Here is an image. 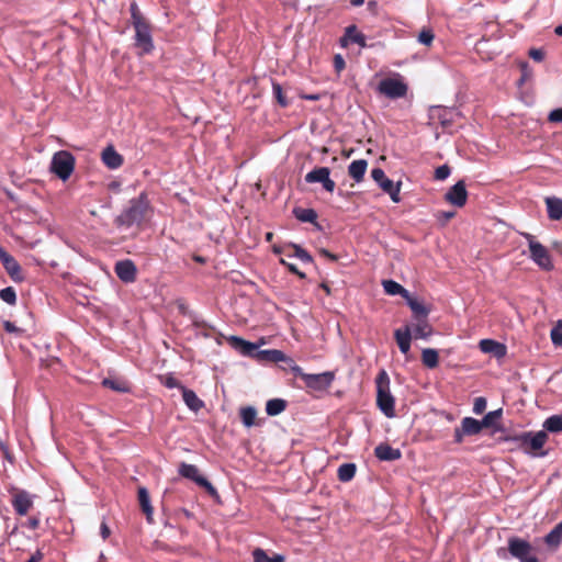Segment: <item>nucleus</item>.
Masks as SVG:
<instances>
[{
	"label": "nucleus",
	"mask_w": 562,
	"mask_h": 562,
	"mask_svg": "<svg viewBox=\"0 0 562 562\" xmlns=\"http://www.w3.org/2000/svg\"><path fill=\"white\" fill-rule=\"evenodd\" d=\"M159 381L162 385H165L168 389L182 390V387H184V385H182V383L171 374L159 375Z\"/></svg>",
	"instance_id": "42"
},
{
	"label": "nucleus",
	"mask_w": 562,
	"mask_h": 562,
	"mask_svg": "<svg viewBox=\"0 0 562 562\" xmlns=\"http://www.w3.org/2000/svg\"><path fill=\"white\" fill-rule=\"evenodd\" d=\"M100 531L104 540L108 539L111 533L109 526L104 521L101 524Z\"/></svg>",
	"instance_id": "57"
},
{
	"label": "nucleus",
	"mask_w": 562,
	"mask_h": 562,
	"mask_svg": "<svg viewBox=\"0 0 562 562\" xmlns=\"http://www.w3.org/2000/svg\"><path fill=\"white\" fill-rule=\"evenodd\" d=\"M356 470L353 463H344L338 468L337 476L341 482H349L355 477Z\"/></svg>",
	"instance_id": "36"
},
{
	"label": "nucleus",
	"mask_w": 562,
	"mask_h": 562,
	"mask_svg": "<svg viewBox=\"0 0 562 562\" xmlns=\"http://www.w3.org/2000/svg\"><path fill=\"white\" fill-rule=\"evenodd\" d=\"M529 57L532 58L535 61L540 63L544 59V52L542 49L531 48L529 50Z\"/></svg>",
	"instance_id": "56"
},
{
	"label": "nucleus",
	"mask_w": 562,
	"mask_h": 562,
	"mask_svg": "<svg viewBox=\"0 0 562 562\" xmlns=\"http://www.w3.org/2000/svg\"><path fill=\"white\" fill-rule=\"evenodd\" d=\"M371 177L381 190L390 195L393 202L398 203L401 201L400 192L402 182L394 183L385 176V172L381 168L372 169Z\"/></svg>",
	"instance_id": "10"
},
{
	"label": "nucleus",
	"mask_w": 562,
	"mask_h": 562,
	"mask_svg": "<svg viewBox=\"0 0 562 562\" xmlns=\"http://www.w3.org/2000/svg\"><path fill=\"white\" fill-rule=\"evenodd\" d=\"M101 158L103 164L110 169H117L124 162L122 155H120L113 146L104 148Z\"/></svg>",
	"instance_id": "19"
},
{
	"label": "nucleus",
	"mask_w": 562,
	"mask_h": 562,
	"mask_svg": "<svg viewBox=\"0 0 562 562\" xmlns=\"http://www.w3.org/2000/svg\"><path fill=\"white\" fill-rule=\"evenodd\" d=\"M239 415H240L243 424L246 427H251L252 425H255V419L257 416V411L255 407H252V406L243 407V408H240Z\"/></svg>",
	"instance_id": "39"
},
{
	"label": "nucleus",
	"mask_w": 562,
	"mask_h": 562,
	"mask_svg": "<svg viewBox=\"0 0 562 562\" xmlns=\"http://www.w3.org/2000/svg\"><path fill=\"white\" fill-rule=\"evenodd\" d=\"M548 121L551 123H561L562 122V108L552 110L548 115Z\"/></svg>",
	"instance_id": "54"
},
{
	"label": "nucleus",
	"mask_w": 562,
	"mask_h": 562,
	"mask_svg": "<svg viewBox=\"0 0 562 562\" xmlns=\"http://www.w3.org/2000/svg\"><path fill=\"white\" fill-rule=\"evenodd\" d=\"M254 562H284L285 558L281 554H274L269 557L266 551L261 548H257L252 551Z\"/></svg>",
	"instance_id": "33"
},
{
	"label": "nucleus",
	"mask_w": 562,
	"mask_h": 562,
	"mask_svg": "<svg viewBox=\"0 0 562 562\" xmlns=\"http://www.w3.org/2000/svg\"><path fill=\"white\" fill-rule=\"evenodd\" d=\"M102 384L105 387H109V389L117 391V392H127L128 391V387L125 385V383L119 382L115 380H111V379H104L102 381Z\"/></svg>",
	"instance_id": "46"
},
{
	"label": "nucleus",
	"mask_w": 562,
	"mask_h": 562,
	"mask_svg": "<svg viewBox=\"0 0 562 562\" xmlns=\"http://www.w3.org/2000/svg\"><path fill=\"white\" fill-rule=\"evenodd\" d=\"M554 33L559 36H562V24L555 27Z\"/></svg>",
	"instance_id": "64"
},
{
	"label": "nucleus",
	"mask_w": 562,
	"mask_h": 562,
	"mask_svg": "<svg viewBox=\"0 0 562 562\" xmlns=\"http://www.w3.org/2000/svg\"><path fill=\"white\" fill-rule=\"evenodd\" d=\"M0 261L12 280L16 282L23 281L24 278L20 263L2 247H0Z\"/></svg>",
	"instance_id": "13"
},
{
	"label": "nucleus",
	"mask_w": 562,
	"mask_h": 562,
	"mask_svg": "<svg viewBox=\"0 0 562 562\" xmlns=\"http://www.w3.org/2000/svg\"><path fill=\"white\" fill-rule=\"evenodd\" d=\"M508 552L520 562H539L531 544L518 537H510L508 539Z\"/></svg>",
	"instance_id": "5"
},
{
	"label": "nucleus",
	"mask_w": 562,
	"mask_h": 562,
	"mask_svg": "<svg viewBox=\"0 0 562 562\" xmlns=\"http://www.w3.org/2000/svg\"><path fill=\"white\" fill-rule=\"evenodd\" d=\"M321 255L333 260V261H336L337 260V256L329 252L327 249H321Z\"/></svg>",
	"instance_id": "59"
},
{
	"label": "nucleus",
	"mask_w": 562,
	"mask_h": 562,
	"mask_svg": "<svg viewBox=\"0 0 562 562\" xmlns=\"http://www.w3.org/2000/svg\"><path fill=\"white\" fill-rule=\"evenodd\" d=\"M280 262L285 266L290 272L296 274L300 279H305V273L300 271L296 266L292 262L286 261L285 259H281Z\"/></svg>",
	"instance_id": "53"
},
{
	"label": "nucleus",
	"mask_w": 562,
	"mask_h": 562,
	"mask_svg": "<svg viewBox=\"0 0 562 562\" xmlns=\"http://www.w3.org/2000/svg\"><path fill=\"white\" fill-rule=\"evenodd\" d=\"M422 362L428 369H435L439 364V355L436 349L426 348L422 351Z\"/></svg>",
	"instance_id": "29"
},
{
	"label": "nucleus",
	"mask_w": 562,
	"mask_h": 562,
	"mask_svg": "<svg viewBox=\"0 0 562 562\" xmlns=\"http://www.w3.org/2000/svg\"><path fill=\"white\" fill-rule=\"evenodd\" d=\"M526 238L528 239V247L530 251V258L543 270L551 271L553 269V263L551 260V256L548 249L533 239V236L530 234H526Z\"/></svg>",
	"instance_id": "6"
},
{
	"label": "nucleus",
	"mask_w": 562,
	"mask_h": 562,
	"mask_svg": "<svg viewBox=\"0 0 562 562\" xmlns=\"http://www.w3.org/2000/svg\"><path fill=\"white\" fill-rule=\"evenodd\" d=\"M257 356L262 360H267L274 363L285 360V353L278 349L262 350L259 351Z\"/></svg>",
	"instance_id": "35"
},
{
	"label": "nucleus",
	"mask_w": 562,
	"mask_h": 562,
	"mask_svg": "<svg viewBox=\"0 0 562 562\" xmlns=\"http://www.w3.org/2000/svg\"><path fill=\"white\" fill-rule=\"evenodd\" d=\"M502 414H503V411L502 408L499 409H496V411H493V412H488L484 417L483 419L481 420L482 422V425L484 428H487V427H491L494 425V422L496 419H499L502 417Z\"/></svg>",
	"instance_id": "45"
},
{
	"label": "nucleus",
	"mask_w": 562,
	"mask_h": 562,
	"mask_svg": "<svg viewBox=\"0 0 562 562\" xmlns=\"http://www.w3.org/2000/svg\"><path fill=\"white\" fill-rule=\"evenodd\" d=\"M321 288L326 292L327 295H329L331 293L330 288L327 283L323 282L321 284Z\"/></svg>",
	"instance_id": "62"
},
{
	"label": "nucleus",
	"mask_w": 562,
	"mask_h": 562,
	"mask_svg": "<svg viewBox=\"0 0 562 562\" xmlns=\"http://www.w3.org/2000/svg\"><path fill=\"white\" fill-rule=\"evenodd\" d=\"M376 384V405L380 411L389 418L395 416V400L390 391V378L382 370L375 378Z\"/></svg>",
	"instance_id": "3"
},
{
	"label": "nucleus",
	"mask_w": 562,
	"mask_h": 562,
	"mask_svg": "<svg viewBox=\"0 0 562 562\" xmlns=\"http://www.w3.org/2000/svg\"><path fill=\"white\" fill-rule=\"evenodd\" d=\"M522 446H528L532 451L540 450L548 440L546 431L541 430L536 434L524 432L516 438Z\"/></svg>",
	"instance_id": "16"
},
{
	"label": "nucleus",
	"mask_w": 562,
	"mask_h": 562,
	"mask_svg": "<svg viewBox=\"0 0 562 562\" xmlns=\"http://www.w3.org/2000/svg\"><path fill=\"white\" fill-rule=\"evenodd\" d=\"M432 334V327L428 323L427 318L417 319V324L414 326V338L426 339Z\"/></svg>",
	"instance_id": "30"
},
{
	"label": "nucleus",
	"mask_w": 562,
	"mask_h": 562,
	"mask_svg": "<svg viewBox=\"0 0 562 562\" xmlns=\"http://www.w3.org/2000/svg\"><path fill=\"white\" fill-rule=\"evenodd\" d=\"M543 427L547 431L550 432H561L562 431V415H552L548 417L544 423Z\"/></svg>",
	"instance_id": "38"
},
{
	"label": "nucleus",
	"mask_w": 562,
	"mask_h": 562,
	"mask_svg": "<svg viewBox=\"0 0 562 562\" xmlns=\"http://www.w3.org/2000/svg\"><path fill=\"white\" fill-rule=\"evenodd\" d=\"M0 299L10 305H14L16 302L15 290L12 286L2 289L0 291Z\"/></svg>",
	"instance_id": "43"
},
{
	"label": "nucleus",
	"mask_w": 562,
	"mask_h": 562,
	"mask_svg": "<svg viewBox=\"0 0 562 562\" xmlns=\"http://www.w3.org/2000/svg\"><path fill=\"white\" fill-rule=\"evenodd\" d=\"M182 398L186 405L193 412H199L204 407V402L195 394L194 391L182 387Z\"/></svg>",
	"instance_id": "24"
},
{
	"label": "nucleus",
	"mask_w": 562,
	"mask_h": 562,
	"mask_svg": "<svg viewBox=\"0 0 562 562\" xmlns=\"http://www.w3.org/2000/svg\"><path fill=\"white\" fill-rule=\"evenodd\" d=\"M114 271L117 278L125 283H132L136 280L137 269L130 259L117 261L114 266Z\"/></svg>",
	"instance_id": "15"
},
{
	"label": "nucleus",
	"mask_w": 562,
	"mask_h": 562,
	"mask_svg": "<svg viewBox=\"0 0 562 562\" xmlns=\"http://www.w3.org/2000/svg\"><path fill=\"white\" fill-rule=\"evenodd\" d=\"M330 170L327 167H317L314 168L312 171L307 172L305 176V181L307 183H322L323 188L327 192H334L336 188V183L334 180L330 179Z\"/></svg>",
	"instance_id": "12"
},
{
	"label": "nucleus",
	"mask_w": 562,
	"mask_h": 562,
	"mask_svg": "<svg viewBox=\"0 0 562 562\" xmlns=\"http://www.w3.org/2000/svg\"><path fill=\"white\" fill-rule=\"evenodd\" d=\"M76 159L74 155L67 150H59L54 154L50 161V171L60 180L66 181L70 178L75 170Z\"/></svg>",
	"instance_id": "4"
},
{
	"label": "nucleus",
	"mask_w": 562,
	"mask_h": 562,
	"mask_svg": "<svg viewBox=\"0 0 562 562\" xmlns=\"http://www.w3.org/2000/svg\"><path fill=\"white\" fill-rule=\"evenodd\" d=\"M281 362H283L293 372L295 376L300 378L302 375V368L299 367L292 358L285 355V360H282Z\"/></svg>",
	"instance_id": "47"
},
{
	"label": "nucleus",
	"mask_w": 562,
	"mask_h": 562,
	"mask_svg": "<svg viewBox=\"0 0 562 562\" xmlns=\"http://www.w3.org/2000/svg\"><path fill=\"white\" fill-rule=\"evenodd\" d=\"M179 474L203 487L212 497L218 498L217 490L211 482L200 474L199 469L195 465L182 462L179 467Z\"/></svg>",
	"instance_id": "8"
},
{
	"label": "nucleus",
	"mask_w": 562,
	"mask_h": 562,
	"mask_svg": "<svg viewBox=\"0 0 562 562\" xmlns=\"http://www.w3.org/2000/svg\"><path fill=\"white\" fill-rule=\"evenodd\" d=\"M408 86L401 78H385L379 82L378 92L389 99H401L406 97Z\"/></svg>",
	"instance_id": "7"
},
{
	"label": "nucleus",
	"mask_w": 562,
	"mask_h": 562,
	"mask_svg": "<svg viewBox=\"0 0 562 562\" xmlns=\"http://www.w3.org/2000/svg\"><path fill=\"white\" fill-rule=\"evenodd\" d=\"M454 216H456L454 211H439L436 214L437 220L440 221L443 225L447 224Z\"/></svg>",
	"instance_id": "51"
},
{
	"label": "nucleus",
	"mask_w": 562,
	"mask_h": 562,
	"mask_svg": "<svg viewBox=\"0 0 562 562\" xmlns=\"http://www.w3.org/2000/svg\"><path fill=\"white\" fill-rule=\"evenodd\" d=\"M562 540V521L559 522L544 538L550 547H558Z\"/></svg>",
	"instance_id": "37"
},
{
	"label": "nucleus",
	"mask_w": 562,
	"mask_h": 562,
	"mask_svg": "<svg viewBox=\"0 0 562 562\" xmlns=\"http://www.w3.org/2000/svg\"><path fill=\"white\" fill-rule=\"evenodd\" d=\"M293 214L303 223H315L317 220V213L313 209L295 207Z\"/></svg>",
	"instance_id": "34"
},
{
	"label": "nucleus",
	"mask_w": 562,
	"mask_h": 562,
	"mask_svg": "<svg viewBox=\"0 0 562 562\" xmlns=\"http://www.w3.org/2000/svg\"><path fill=\"white\" fill-rule=\"evenodd\" d=\"M3 328L8 333L18 334V335H21L24 331L23 329L16 327L15 324L10 321L3 322Z\"/></svg>",
	"instance_id": "55"
},
{
	"label": "nucleus",
	"mask_w": 562,
	"mask_h": 562,
	"mask_svg": "<svg viewBox=\"0 0 562 562\" xmlns=\"http://www.w3.org/2000/svg\"><path fill=\"white\" fill-rule=\"evenodd\" d=\"M137 497H138L139 506L142 508L143 513L146 515L147 521L149 524H151L154 521L153 520L154 508L150 504V497H149V493H148L147 488L144 486H139L137 490Z\"/></svg>",
	"instance_id": "22"
},
{
	"label": "nucleus",
	"mask_w": 562,
	"mask_h": 562,
	"mask_svg": "<svg viewBox=\"0 0 562 562\" xmlns=\"http://www.w3.org/2000/svg\"><path fill=\"white\" fill-rule=\"evenodd\" d=\"M412 329L409 325H406L404 328H398L394 331V338L402 353L405 356L411 350V341H412Z\"/></svg>",
	"instance_id": "18"
},
{
	"label": "nucleus",
	"mask_w": 562,
	"mask_h": 562,
	"mask_svg": "<svg viewBox=\"0 0 562 562\" xmlns=\"http://www.w3.org/2000/svg\"><path fill=\"white\" fill-rule=\"evenodd\" d=\"M374 454L381 461H395L402 457V453L398 449H395L387 443H380L376 446L374 449Z\"/></svg>",
	"instance_id": "20"
},
{
	"label": "nucleus",
	"mask_w": 562,
	"mask_h": 562,
	"mask_svg": "<svg viewBox=\"0 0 562 562\" xmlns=\"http://www.w3.org/2000/svg\"><path fill=\"white\" fill-rule=\"evenodd\" d=\"M11 503L15 513L20 516L26 515L33 506L31 495L25 491H18L14 493Z\"/></svg>",
	"instance_id": "17"
},
{
	"label": "nucleus",
	"mask_w": 562,
	"mask_h": 562,
	"mask_svg": "<svg viewBox=\"0 0 562 562\" xmlns=\"http://www.w3.org/2000/svg\"><path fill=\"white\" fill-rule=\"evenodd\" d=\"M272 91H273V95H274L277 102L279 103V105L282 108H286L290 102L286 99V97L284 95L283 89L279 82L272 81Z\"/></svg>",
	"instance_id": "41"
},
{
	"label": "nucleus",
	"mask_w": 562,
	"mask_h": 562,
	"mask_svg": "<svg viewBox=\"0 0 562 562\" xmlns=\"http://www.w3.org/2000/svg\"><path fill=\"white\" fill-rule=\"evenodd\" d=\"M339 44L344 48L348 47L349 44H357L362 48L368 46L366 35L355 24L345 29L344 35L339 38Z\"/></svg>",
	"instance_id": "14"
},
{
	"label": "nucleus",
	"mask_w": 562,
	"mask_h": 562,
	"mask_svg": "<svg viewBox=\"0 0 562 562\" xmlns=\"http://www.w3.org/2000/svg\"><path fill=\"white\" fill-rule=\"evenodd\" d=\"M479 346L484 353H493L497 358H503L506 355L505 345L493 339H482Z\"/></svg>",
	"instance_id": "21"
},
{
	"label": "nucleus",
	"mask_w": 562,
	"mask_h": 562,
	"mask_svg": "<svg viewBox=\"0 0 562 562\" xmlns=\"http://www.w3.org/2000/svg\"><path fill=\"white\" fill-rule=\"evenodd\" d=\"M451 169L448 165H442L436 168L434 178L436 180H445L450 176Z\"/></svg>",
	"instance_id": "48"
},
{
	"label": "nucleus",
	"mask_w": 562,
	"mask_h": 562,
	"mask_svg": "<svg viewBox=\"0 0 562 562\" xmlns=\"http://www.w3.org/2000/svg\"><path fill=\"white\" fill-rule=\"evenodd\" d=\"M229 344L235 349L239 350L244 356H252L257 350V346L252 342L246 341L243 338L232 336Z\"/></svg>",
	"instance_id": "26"
},
{
	"label": "nucleus",
	"mask_w": 562,
	"mask_h": 562,
	"mask_svg": "<svg viewBox=\"0 0 562 562\" xmlns=\"http://www.w3.org/2000/svg\"><path fill=\"white\" fill-rule=\"evenodd\" d=\"M382 284L384 291L390 295H402L404 299H406L409 294L408 291L396 281L384 280Z\"/></svg>",
	"instance_id": "31"
},
{
	"label": "nucleus",
	"mask_w": 562,
	"mask_h": 562,
	"mask_svg": "<svg viewBox=\"0 0 562 562\" xmlns=\"http://www.w3.org/2000/svg\"><path fill=\"white\" fill-rule=\"evenodd\" d=\"M154 215V207L149 201L148 193L142 191L136 198L130 200L128 205L116 216L114 223L117 227L130 228L134 225L140 227L150 221Z\"/></svg>",
	"instance_id": "1"
},
{
	"label": "nucleus",
	"mask_w": 562,
	"mask_h": 562,
	"mask_svg": "<svg viewBox=\"0 0 562 562\" xmlns=\"http://www.w3.org/2000/svg\"><path fill=\"white\" fill-rule=\"evenodd\" d=\"M465 435V432H463V429L461 428H456L454 430V441L458 442V443H461L462 440H463V436Z\"/></svg>",
	"instance_id": "58"
},
{
	"label": "nucleus",
	"mask_w": 562,
	"mask_h": 562,
	"mask_svg": "<svg viewBox=\"0 0 562 562\" xmlns=\"http://www.w3.org/2000/svg\"><path fill=\"white\" fill-rule=\"evenodd\" d=\"M445 201L456 207H463L468 201V191L464 180H459L445 193Z\"/></svg>",
	"instance_id": "11"
},
{
	"label": "nucleus",
	"mask_w": 562,
	"mask_h": 562,
	"mask_svg": "<svg viewBox=\"0 0 562 562\" xmlns=\"http://www.w3.org/2000/svg\"><path fill=\"white\" fill-rule=\"evenodd\" d=\"M335 71L339 75L346 68V61L340 54H336L333 59Z\"/></svg>",
	"instance_id": "52"
},
{
	"label": "nucleus",
	"mask_w": 562,
	"mask_h": 562,
	"mask_svg": "<svg viewBox=\"0 0 562 562\" xmlns=\"http://www.w3.org/2000/svg\"><path fill=\"white\" fill-rule=\"evenodd\" d=\"M286 408V401L282 398H272L269 400L266 404V413L269 416H277L281 414Z\"/></svg>",
	"instance_id": "32"
},
{
	"label": "nucleus",
	"mask_w": 562,
	"mask_h": 562,
	"mask_svg": "<svg viewBox=\"0 0 562 562\" xmlns=\"http://www.w3.org/2000/svg\"><path fill=\"white\" fill-rule=\"evenodd\" d=\"M131 18L135 30V46L140 48V55L151 53L154 49L151 26L135 3L131 5Z\"/></svg>",
	"instance_id": "2"
},
{
	"label": "nucleus",
	"mask_w": 562,
	"mask_h": 562,
	"mask_svg": "<svg viewBox=\"0 0 562 562\" xmlns=\"http://www.w3.org/2000/svg\"><path fill=\"white\" fill-rule=\"evenodd\" d=\"M406 302L411 307L416 319L427 318L429 314V308L423 302L418 301L415 297H412L409 294L406 297Z\"/></svg>",
	"instance_id": "27"
},
{
	"label": "nucleus",
	"mask_w": 562,
	"mask_h": 562,
	"mask_svg": "<svg viewBox=\"0 0 562 562\" xmlns=\"http://www.w3.org/2000/svg\"><path fill=\"white\" fill-rule=\"evenodd\" d=\"M300 378L304 381L307 389L316 392H325L331 386L335 380V372L326 371L318 374L303 372Z\"/></svg>",
	"instance_id": "9"
},
{
	"label": "nucleus",
	"mask_w": 562,
	"mask_h": 562,
	"mask_svg": "<svg viewBox=\"0 0 562 562\" xmlns=\"http://www.w3.org/2000/svg\"><path fill=\"white\" fill-rule=\"evenodd\" d=\"M544 202L547 205L548 217L551 221H560L562 218V199L548 196Z\"/></svg>",
	"instance_id": "23"
},
{
	"label": "nucleus",
	"mask_w": 562,
	"mask_h": 562,
	"mask_svg": "<svg viewBox=\"0 0 562 562\" xmlns=\"http://www.w3.org/2000/svg\"><path fill=\"white\" fill-rule=\"evenodd\" d=\"M42 559V554L37 552L35 555H32L27 562H38Z\"/></svg>",
	"instance_id": "60"
},
{
	"label": "nucleus",
	"mask_w": 562,
	"mask_h": 562,
	"mask_svg": "<svg viewBox=\"0 0 562 562\" xmlns=\"http://www.w3.org/2000/svg\"><path fill=\"white\" fill-rule=\"evenodd\" d=\"M461 428L467 436H474L480 434L484 427L481 420L472 417H464L461 420Z\"/></svg>",
	"instance_id": "28"
},
{
	"label": "nucleus",
	"mask_w": 562,
	"mask_h": 562,
	"mask_svg": "<svg viewBox=\"0 0 562 562\" xmlns=\"http://www.w3.org/2000/svg\"><path fill=\"white\" fill-rule=\"evenodd\" d=\"M486 408V398L485 397H476L473 403V412L476 415L482 414Z\"/></svg>",
	"instance_id": "50"
},
{
	"label": "nucleus",
	"mask_w": 562,
	"mask_h": 562,
	"mask_svg": "<svg viewBox=\"0 0 562 562\" xmlns=\"http://www.w3.org/2000/svg\"><path fill=\"white\" fill-rule=\"evenodd\" d=\"M434 38L435 34L429 27H424L418 34V42L426 46H430L434 42Z\"/></svg>",
	"instance_id": "44"
},
{
	"label": "nucleus",
	"mask_w": 562,
	"mask_h": 562,
	"mask_svg": "<svg viewBox=\"0 0 562 562\" xmlns=\"http://www.w3.org/2000/svg\"><path fill=\"white\" fill-rule=\"evenodd\" d=\"M550 337L552 340V344L557 347L562 346V328L554 326L551 329Z\"/></svg>",
	"instance_id": "49"
},
{
	"label": "nucleus",
	"mask_w": 562,
	"mask_h": 562,
	"mask_svg": "<svg viewBox=\"0 0 562 562\" xmlns=\"http://www.w3.org/2000/svg\"><path fill=\"white\" fill-rule=\"evenodd\" d=\"M30 526L32 529H36L38 527V520L36 518L31 519Z\"/></svg>",
	"instance_id": "63"
},
{
	"label": "nucleus",
	"mask_w": 562,
	"mask_h": 562,
	"mask_svg": "<svg viewBox=\"0 0 562 562\" xmlns=\"http://www.w3.org/2000/svg\"><path fill=\"white\" fill-rule=\"evenodd\" d=\"M303 99L311 100V101H317L319 99V97L317 94H308V95H303Z\"/></svg>",
	"instance_id": "61"
},
{
	"label": "nucleus",
	"mask_w": 562,
	"mask_h": 562,
	"mask_svg": "<svg viewBox=\"0 0 562 562\" xmlns=\"http://www.w3.org/2000/svg\"><path fill=\"white\" fill-rule=\"evenodd\" d=\"M368 162L364 159L353 160L348 167V175L356 182H361L367 171Z\"/></svg>",
	"instance_id": "25"
},
{
	"label": "nucleus",
	"mask_w": 562,
	"mask_h": 562,
	"mask_svg": "<svg viewBox=\"0 0 562 562\" xmlns=\"http://www.w3.org/2000/svg\"><path fill=\"white\" fill-rule=\"evenodd\" d=\"M289 248L293 249V254H288V257H296L299 258L301 261L305 262V263H312L313 262V257L305 250L303 249L301 246L299 245H295V244H289L288 245Z\"/></svg>",
	"instance_id": "40"
}]
</instances>
